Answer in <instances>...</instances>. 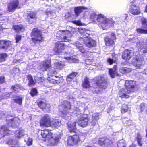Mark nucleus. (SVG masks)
<instances>
[{"label": "nucleus", "mask_w": 147, "mask_h": 147, "mask_svg": "<svg viewBox=\"0 0 147 147\" xmlns=\"http://www.w3.org/2000/svg\"><path fill=\"white\" fill-rule=\"evenodd\" d=\"M88 80V78L87 77L85 79L82 85L84 88H88L90 87V82Z\"/></svg>", "instance_id": "473e14b6"}, {"label": "nucleus", "mask_w": 147, "mask_h": 147, "mask_svg": "<svg viewBox=\"0 0 147 147\" xmlns=\"http://www.w3.org/2000/svg\"><path fill=\"white\" fill-rule=\"evenodd\" d=\"M133 55L134 52L132 51L125 49L122 53V57L125 60H128L132 57Z\"/></svg>", "instance_id": "2eb2a0df"}, {"label": "nucleus", "mask_w": 147, "mask_h": 147, "mask_svg": "<svg viewBox=\"0 0 147 147\" xmlns=\"http://www.w3.org/2000/svg\"><path fill=\"white\" fill-rule=\"evenodd\" d=\"M137 32L140 34H147V29H144L142 28H137L136 30Z\"/></svg>", "instance_id": "4c0bfd02"}, {"label": "nucleus", "mask_w": 147, "mask_h": 147, "mask_svg": "<svg viewBox=\"0 0 147 147\" xmlns=\"http://www.w3.org/2000/svg\"><path fill=\"white\" fill-rule=\"evenodd\" d=\"M136 46L139 49H142V51L144 53H147V43H143L139 42L136 44Z\"/></svg>", "instance_id": "aec40b11"}, {"label": "nucleus", "mask_w": 147, "mask_h": 147, "mask_svg": "<svg viewBox=\"0 0 147 147\" xmlns=\"http://www.w3.org/2000/svg\"><path fill=\"white\" fill-rule=\"evenodd\" d=\"M21 36L17 35L16 37V42H18L21 39Z\"/></svg>", "instance_id": "6e6d98bb"}, {"label": "nucleus", "mask_w": 147, "mask_h": 147, "mask_svg": "<svg viewBox=\"0 0 147 147\" xmlns=\"http://www.w3.org/2000/svg\"><path fill=\"white\" fill-rule=\"evenodd\" d=\"M13 28L15 31L17 32H23L24 30V28L22 25H15Z\"/></svg>", "instance_id": "c756f323"}, {"label": "nucleus", "mask_w": 147, "mask_h": 147, "mask_svg": "<svg viewBox=\"0 0 147 147\" xmlns=\"http://www.w3.org/2000/svg\"><path fill=\"white\" fill-rule=\"evenodd\" d=\"M80 141V138L79 136L77 135H74L68 137L67 143L69 145H74L78 143Z\"/></svg>", "instance_id": "4468645a"}, {"label": "nucleus", "mask_w": 147, "mask_h": 147, "mask_svg": "<svg viewBox=\"0 0 147 147\" xmlns=\"http://www.w3.org/2000/svg\"><path fill=\"white\" fill-rule=\"evenodd\" d=\"M67 46L66 45H64L62 42L56 43L53 50L55 54H59L61 52L62 50L65 49Z\"/></svg>", "instance_id": "9d476101"}, {"label": "nucleus", "mask_w": 147, "mask_h": 147, "mask_svg": "<svg viewBox=\"0 0 147 147\" xmlns=\"http://www.w3.org/2000/svg\"><path fill=\"white\" fill-rule=\"evenodd\" d=\"M107 62L109 63L110 64H112L113 62L114 61L111 58H108L107 59Z\"/></svg>", "instance_id": "4d7b16f0"}, {"label": "nucleus", "mask_w": 147, "mask_h": 147, "mask_svg": "<svg viewBox=\"0 0 147 147\" xmlns=\"http://www.w3.org/2000/svg\"><path fill=\"white\" fill-rule=\"evenodd\" d=\"M78 74L76 72H72L67 76V82H70Z\"/></svg>", "instance_id": "2f4dec72"}, {"label": "nucleus", "mask_w": 147, "mask_h": 147, "mask_svg": "<svg viewBox=\"0 0 147 147\" xmlns=\"http://www.w3.org/2000/svg\"><path fill=\"white\" fill-rule=\"evenodd\" d=\"M50 123V127H59L61 124V121L58 119H53L52 121H51Z\"/></svg>", "instance_id": "5701e85b"}, {"label": "nucleus", "mask_w": 147, "mask_h": 147, "mask_svg": "<svg viewBox=\"0 0 147 147\" xmlns=\"http://www.w3.org/2000/svg\"><path fill=\"white\" fill-rule=\"evenodd\" d=\"M59 32L60 33H62L63 35H64L65 36H64L63 39V42H69L70 40L68 37H70L72 36L71 33L70 31L67 30H64L63 31H60Z\"/></svg>", "instance_id": "412c9836"}, {"label": "nucleus", "mask_w": 147, "mask_h": 147, "mask_svg": "<svg viewBox=\"0 0 147 147\" xmlns=\"http://www.w3.org/2000/svg\"><path fill=\"white\" fill-rule=\"evenodd\" d=\"M99 115V113H95L92 115V120L91 122V125L92 126L95 125L97 120L99 119L98 117Z\"/></svg>", "instance_id": "393cba45"}, {"label": "nucleus", "mask_w": 147, "mask_h": 147, "mask_svg": "<svg viewBox=\"0 0 147 147\" xmlns=\"http://www.w3.org/2000/svg\"><path fill=\"white\" fill-rule=\"evenodd\" d=\"M63 105V109L60 111L62 113L65 115L63 116L66 119H68L71 116V113L67 111L68 109H70L71 108V105L70 103L67 101H64Z\"/></svg>", "instance_id": "0eeeda50"}, {"label": "nucleus", "mask_w": 147, "mask_h": 147, "mask_svg": "<svg viewBox=\"0 0 147 147\" xmlns=\"http://www.w3.org/2000/svg\"><path fill=\"white\" fill-rule=\"evenodd\" d=\"M72 22L73 23H74V24H76L78 25H81V22L80 20H78V21H75Z\"/></svg>", "instance_id": "bf43d9fd"}, {"label": "nucleus", "mask_w": 147, "mask_h": 147, "mask_svg": "<svg viewBox=\"0 0 147 147\" xmlns=\"http://www.w3.org/2000/svg\"><path fill=\"white\" fill-rule=\"evenodd\" d=\"M51 121L50 116L48 114H46L42 117L40 121V124L41 126L50 127Z\"/></svg>", "instance_id": "1a4fd4ad"}, {"label": "nucleus", "mask_w": 147, "mask_h": 147, "mask_svg": "<svg viewBox=\"0 0 147 147\" xmlns=\"http://www.w3.org/2000/svg\"><path fill=\"white\" fill-rule=\"evenodd\" d=\"M85 147H92V146H89V145H87V146H85Z\"/></svg>", "instance_id": "338daca9"}, {"label": "nucleus", "mask_w": 147, "mask_h": 147, "mask_svg": "<svg viewBox=\"0 0 147 147\" xmlns=\"http://www.w3.org/2000/svg\"><path fill=\"white\" fill-rule=\"evenodd\" d=\"M137 141L138 144L140 146H141L142 145V138L140 133H138L136 137Z\"/></svg>", "instance_id": "f704fd0d"}, {"label": "nucleus", "mask_w": 147, "mask_h": 147, "mask_svg": "<svg viewBox=\"0 0 147 147\" xmlns=\"http://www.w3.org/2000/svg\"><path fill=\"white\" fill-rule=\"evenodd\" d=\"M7 144L11 145L14 144L16 145L18 144V141L16 140H13V139H9L7 142Z\"/></svg>", "instance_id": "37998d69"}, {"label": "nucleus", "mask_w": 147, "mask_h": 147, "mask_svg": "<svg viewBox=\"0 0 147 147\" xmlns=\"http://www.w3.org/2000/svg\"><path fill=\"white\" fill-rule=\"evenodd\" d=\"M87 8L84 6H79L75 8L74 11L76 16H78L84 9H86Z\"/></svg>", "instance_id": "a878e982"}, {"label": "nucleus", "mask_w": 147, "mask_h": 147, "mask_svg": "<svg viewBox=\"0 0 147 147\" xmlns=\"http://www.w3.org/2000/svg\"><path fill=\"white\" fill-rule=\"evenodd\" d=\"M27 78L29 81V84L30 85H34L35 84V82L33 79L32 76L31 75H28L27 76Z\"/></svg>", "instance_id": "79ce46f5"}, {"label": "nucleus", "mask_w": 147, "mask_h": 147, "mask_svg": "<svg viewBox=\"0 0 147 147\" xmlns=\"http://www.w3.org/2000/svg\"><path fill=\"white\" fill-rule=\"evenodd\" d=\"M7 57V55L6 54L3 53L0 54V62L5 61Z\"/></svg>", "instance_id": "a18cd8bd"}, {"label": "nucleus", "mask_w": 147, "mask_h": 147, "mask_svg": "<svg viewBox=\"0 0 147 147\" xmlns=\"http://www.w3.org/2000/svg\"><path fill=\"white\" fill-rule=\"evenodd\" d=\"M19 5V2L17 0L12 1L8 5V10L9 12H13L17 8Z\"/></svg>", "instance_id": "f3484780"}, {"label": "nucleus", "mask_w": 147, "mask_h": 147, "mask_svg": "<svg viewBox=\"0 0 147 147\" xmlns=\"http://www.w3.org/2000/svg\"><path fill=\"white\" fill-rule=\"evenodd\" d=\"M76 122H69L68 124V126L70 132H74L75 129H76Z\"/></svg>", "instance_id": "cd10ccee"}, {"label": "nucleus", "mask_w": 147, "mask_h": 147, "mask_svg": "<svg viewBox=\"0 0 147 147\" xmlns=\"http://www.w3.org/2000/svg\"><path fill=\"white\" fill-rule=\"evenodd\" d=\"M109 71L110 76L113 78H114L115 75H117V71L115 69H110Z\"/></svg>", "instance_id": "c9c22d12"}, {"label": "nucleus", "mask_w": 147, "mask_h": 147, "mask_svg": "<svg viewBox=\"0 0 147 147\" xmlns=\"http://www.w3.org/2000/svg\"><path fill=\"white\" fill-rule=\"evenodd\" d=\"M15 102L19 104H22V98L20 97H18L15 100Z\"/></svg>", "instance_id": "3c124183"}, {"label": "nucleus", "mask_w": 147, "mask_h": 147, "mask_svg": "<svg viewBox=\"0 0 147 147\" xmlns=\"http://www.w3.org/2000/svg\"><path fill=\"white\" fill-rule=\"evenodd\" d=\"M4 78L3 77H1L0 78V83H3L4 82Z\"/></svg>", "instance_id": "052dcab7"}, {"label": "nucleus", "mask_w": 147, "mask_h": 147, "mask_svg": "<svg viewBox=\"0 0 147 147\" xmlns=\"http://www.w3.org/2000/svg\"><path fill=\"white\" fill-rule=\"evenodd\" d=\"M65 66V62L63 61H61L59 62L56 63L54 64L55 68L57 70L55 71H50L48 74L49 77L47 78V80L49 83L55 84L62 82L63 81L62 77L59 78L55 75L58 70L63 69Z\"/></svg>", "instance_id": "f03ea898"}, {"label": "nucleus", "mask_w": 147, "mask_h": 147, "mask_svg": "<svg viewBox=\"0 0 147 147\" xmlns=\"http://www.w3.org/2000/svg\"><path fill=\"white\" fill-rule=\"evenodd\" d=\"M28 16L31 19H33L34 21L37 18V16L35 12L31 11L28 13Z\"/></svg>", "instance_id": "72a5a7b5"}, {"label": "nucleus", "mask_w": 147, "mask_h": 147, "mask_svg": "<svg viewBox=\"0 0 147 147\" xmlns=\"http://www.w3.org/2000/svg\"><path fill=\"white\" fill-rule=\"evenodd\" d=\"M1 132L2 134V136L4 137L5 135L10 134L12 133H14V131L12 132L11 129L5 126H3L1 128ZM16 137L20 138L25 134V131L23 130L17 131L15 133Z\"/></svg>", "instance_id": "423d86ee"}, {"label": "nucleus", "mask_w": 147, "mask_h": 147, "mask_svg": "<svg viewBox=\"0 0 147 147\" xmlns=\"http://www.w3.org/2000/svg\"><path fill=\"white\" fill-rule=\"evenodd\" d=\"M128 16V15L126 14L125 15V19H127V17Z\"/></svg>", "instance_id": "69168bd1"}, {"label": "nucleus", "mask_w": 147, "mask_h": 147, "mask_svg": "<svg viewBox=\"0 0 147 147\" xmlns=\"http://www.w3.org/2000/svg\"><path fill=\"white\" fill-rule=\"evenodd\" d=\"M142 24L145 28H147V19L143 18L141 20Z\"/></svg>", "instance_id": "09e8293b"}, {"label": "nucleus", "mask_w": 147, "mask_h": 147, "mask_svg": "<svg viewBox=\"0 0 147 147\" xmlns=\"http://www.w3.org/2000/svg\"><path fill=\"white\" fill-rule=\"evenodd\" d=\"M41 134L42 138H45V141H47V142L50 143L51 145L55 144L59 141L58 138L55 137L54 138H53L51 131L48 129L42 130Z\"/></svg>", "instance_id": "39448f33"}, {"label": "nucleus", "mask_w": 147, "mask_h": 147, "mask_svg": "<svg viewBox=\"0 0 147 147\" xmlns=\"http://www.w3.org/2000/svg\"><path fill=\"white\" fill-rule=\"evenodd\" d=\"M104 142L105 139L101 138L98 140V143L100 145L104 146Z\"/></svg>", "instance_id": "5fc2aeb1"}, {"label": "nucleus", "mask_w": 147, "mask_h": 147, "mask_svg": "<svg viewBox=\"0 0 147 147\" xmlns=\"http://www.w3.org/2000/svg\"><path fill=\"white\" fill-rule=\"evenodd\" d=\"M131 71V69L126 67H122L120 69V71L123 73H128Z\"/></svg>", "instance_id": "58836bf2"}, {"label": "nucleus", "mask_w": 147, "mask_h": 147, "mask_svg": "<svg viewBox=\"0 0 147 147\" xmlns=\"http://www.w3.org/2000/svg\"><path fill=\"white\" fill-rule=\"evenodd\" d=\"M96 16V15L95 13H92L90 15V18L92 21H94Z\"/></svg>", "instance_id": "864d4df0"}, {"label": "nucleus", "mask_w": 147, "mask_h": 147, "mask_svg": "<svg viewBox=\"0 0 147 147\" xmlns=\"http://www.w3.org/2000/svg\"><path fill=\"white\" fill-rule=\"evenodd\" d=\"M135 84L134 81L126 80L125 83L126 89L123 88L121 89L119 92V96L122 98H128L129 96L128 94L134 91Z\"/></svg>", "instance_id": "7ed1b4c3"}, {"label": "nucleus", "mask_w": 147, "mask_h": 147, "mask_svg": "<svg viewBox=\"0 0 147 147\" xmlns=\"http://www.w3.org/2000/svg\"><path fill=\"white\" fill-rule=\"evenodd\" d=\"M45 13H46V15H49V14H51V12L49 11H48L47 10L45 11Z\"/></svg>", "instance_id": "e2e57ef3"}, {"label": "nucleus", "mask_w": 147, "mask_h": 147, "mask_svg": "<svg viewBox=\"0 0 147 147\" xmlns=\"http://www.w3.org/2000/svg\"><path fill=\"white\" fill-rule=\"evenodd\" d=\"M130 147H136V146L135 145H132Z\"/></svg>", "instance_id": "0e129e2a"}, {"label": "nucleus", "mask_w": 147, "mask_h": 147, "mask_svg": "<svg viewBox=\"0 0 147 147\" xmlns=\"http://www.w3.org/2000/svg\"><path fill=\"white\" fill-rule=\"evenodd\" d=\"M51 61L50 60H47L45 61H43L41 64V69L43 71H45L47 69L51 67Z\"/></svg>", "instance_id": "6ab92c4d"}, {"label": "nucleus", "mask_w": 147, "mask_h": 147, "mask_svg": "<svg viewBox=\"0 0 147 147\" xmlns=\"http://www.w3.org/2000/svg\"><path fill=\"white\" fill-rule=\"evenodd\" d=\"M128 109V107L126 104H124L122 107L121 112L122 113H125L127 112Z\"/></svg>", "instance_id": "c03bdc74"}, {"label": "nucleus", "mask_w": 147, "mask_h": 147, "mask_svg": "<svg viewBox=\"0 0 147 147\" xmlns=\"http://www.w3.org/2000/svg\"><path fill=\"white\" fill-rule=\"evenodd\" d=\"M80 33L82 34L79 40L77 41L75 44L76 47L82 53L84 52L86 55L89 53L88 52H85V50L83 47L82 44L84 43L86 46L88 48L95 47L96 45V41L92 38H88L89 36L88 30H85V28H80L79 29Z\"/></svg>", "instance_id": "f257e3e1"}, {"label": "nucleus", "mask_w": 147, "mask_h": 147, "mask_svg": "<svg viewBox=\"0 0 147 147\" xmlns=\"http://www.w3.org/2000/svg\"><path fill=\"white\" fill-rule=\"evenodd\" d=\"M19 5V2L17 0L12 1L8 5V10L9 12H13L17 8Z\"/></svg>", "instance_id": "dca6fc26"}, {"label": "nucleus", "mask_w": 147, "mask_h": 147, "mask_svg": "<svg viewBox=\"0 0 147 147\" xmlns=\"http://www.w3.org/2000/svg\"><path fill=\"white\" fill-rule=\"evenodd\" d=\"M96 84L98 87L105 89L107 86V83L105 78L104 77H100L98 78Z\"/></svg>", "instance_id": "ddd939ff"}, {"label": "nucleus", "mask_w": 147, "mask_h": 147, "mask_svg": "<svg viewBox=\"0 0 147 147\" xmlns=\"http://www.w3.org/2000/svg\"><path fill=\"white\" fill-rule=\"evenodd\" d=\"M7 122L9 127L10 126L14 127L18 126L20 122L19 119L17 117L13 119L12 117H7L6 119Z\"/></svg>", "instance_id": "f8f14e48"}, {"label": "nucleus", "mask_w": 147, "mask_h": 147, "mask_svg": "<svg viewBox=\"0 0 147 147\" xmlns=\"http://www.w3.org/2000/svg\"><path fill=\"white\" fill-rule=\"evenodd\" d=\"M11 45V42L5 40H0V49H6Z\"/></svg>", "instance_id": "4be33fe9"}, {"label": "nucleus", "mask_w": 147, "mask_h": 147, "mask_svg": "<svg viewBox=\"0 0 147 147\" xmlns=\"http://www.w3.org/2000/svg\"><path fill=\"white\" fill-rule=\"evenodd\" d=\"M23 87L19 84H16L12 87L13 89L15 91H19L20 90L22 89Z\"/></svg>", "instance_id": "ea45409f"}, {"label": "nucleus", "mask_w": 147, "mask_h": 147, "mask_svg": "<svg viewBox=\"0 0 147 147\" xmlns=\"http://www.w3.org/2000/svg\"><path fill=\"white\" fill-rule=\"evenodd\" d=\"M37 92L36 89H32L31 92L30 94L32 96H33L37 94Z\"/></svg>", "instance_id": "8fccbe9b"}, {"label": "nucleus", "mask_w": 147, "mask_h": 147, "mask_svg": "<svg viewBox=\"0 0 147 147\" xmlns=\"http://www.w3.org/2000/svg\"><path fill=\"white\" fill-rule=\"evenodd\" d=\"M117 145L118 147H125L126 144L123 140H120L117 143Z\"/></svg>", "instance_id": "e433bc0d"}, {"label": "nucleus", "mask_w": 147, "mask_h": 147, "mask_svg": "<svg viewBox=\"0 0 147 147\" xmlns=\"http://www.w3.org/2000/svg\"><path fill=\"white\" fill-rule=\"evenodd\" d=\"M111 36V38L107 37L105 38V44L107 46L112 45L114 44V40L116 39L115 35L114 33H112Z\"/></svg>", "instance_id": "a211bd4d"}, {"label": "nucleus", "mask_w": 147, "mask_h": 147, "mask_svg": "<svg viewBox=\"0 0 147 147\" xmlns=\"http://www.w3.org/2000/svg\"><path fill=\"white\" fill-rule=\"evenodd\" d=\"M144 63V61L142 58L140 59H136L134 63V65L137 68H139L140 66Z\"/></svg>", "instance_id": "b1692460"}, {"label": "nucleus", "mask_w": 147, "mask_h": 147, "mask_svg": "<svg viewBox=\"0 0 147 147\" xmlns=\"http://www.w3.org/2000/svg\"><path fill=\"white\" fill-rule=\"evenodd\" d=\"M25 141L26 142L27 145L28 146L32 144V140L31 138H28V140H25Z\"/></svg>", "instance_id": "603ef678"}, {"label": "nucleus", "mask_w": 147, "mask_h": 147, "mask_svg": "<svg viewBox=\"0 0 147 147\" xmlns=\"http://www.w3.org/2000/svg\"><path fill=\"white\" fill-rule=\"evenodd\" d=\"M88 118L87 115H83L78 118L76 121V122L79 126L84 127L88 125Z\"/></svg>", "instance_id": "9b49d317"}, {"label": "nucleus", "mask_w": 147, "mask_h": 147, "mask_svg": "<svg viewBox=\"0 0 147 147\" xmlns=\"http://www.w3.org/2000/svg\"><path fill=\"white\" fill-rule=\"evenodd\" d=\"M64 58L69 63H78L79 62L78 60L74 58L73 57H65Z\"/></svg>", "instance_id": "c85d7f7f"}, {"label": "nucleus", "mask_w": 147, "mask_h": 147, "mask_svg": "<svg viewBox=\"0 0 147 147\" xmlns=\"http://www.w3.org/2000/svg\"><path fill=\"white\" fill-rule=\"evenodd\" d=\"M3 23L2 22H0V32L3 29V27L2 26L3 25Z\"/></svg>", "instance_id": "680f3d73"}, {"label": "nucleus", "mask_w": 147, "mask_h": 147, "mask_svg": "<svg viewBox=\"0 0 147 147\" xmlns=\"http://www.w3.org/2000/svg\"><path fill=\"white\" fill-rule=\"evenodd\" d=\"M38 106L42 110L49 109L50 107L49 104H46L42 102H40L38 104Z\"/></svg>", "instance_id": "bb28decb"}, {"label": "nucleus", "mask_w": 147, "mask_h": 147, "mask_svg": "<svg viewBox=\"0 0 147 147\" xmlns=\"http://www.w3.org/2000/svg\"><path fill=\"white\" fill-rule=\"evenodd\" d=\"M129 38V41H132L133 42H135L136 41V40L137 39L136 38L134 37L133 38Z\"/></svg>", "instance_id": "13d9d810"}, {"label": "nucleus", "mask_w": 147, "mask_h": 147, "mask_svg": "<svg viewBox=\"0 0 147 147\" xmlns=\"http://www.w3.org/2000/svg\"><path fill=\"white\" fill-rule=\"evenodd\" d=\"M32 39L34 43L40 41L42 40L40 31L37 28L34 29L32 33Z\"/></svg>", "instance_id": "6e6552de"}, {"label": "nucleus", "mask_w": 147, "mask_h": 147, "mask_svg": "<svg viewBox=\"0 0 147 147\" xmlns=\"http://www.w3.org/2000/svg\"><path fill=\"white\" fill-rule=\"evenodd\" d=\"M34 79L36 82L37 83H40L41 82H42L44 80V79L43 78H38L37 76H35L34 77Z\"/></svg>", "instance_id": "49530a36"}, {"label": "nucleus", "mask_w": 147, "mask_h": 147, "mask_svg": "<svg viewBox=\"0 0 147 147\" xmlns=\"http://www.w3.org/2000/svg\"><path fill=\"white\" fill-rule=\"evenodd\" d=\"M136 7L134 6H131L130 7V12L133 14L136 15L139 14L140 12L138 10L135 8Z\"/></svg>", "instance_id": "7c9ffc66"}, {"label": "nucleus", "mask_w": 147, "mask_h": 147, "mask_svg": "<svg viewBox=\"0 0 147 147\" xmlns=\"http://www.w3.org/2000/svg\"><path fill=\"white\" fill-rule=\"evenodd\" d=\"M96 19L99 27L103 30L109 27L113 23L112 20H109L101 14L97 15Z\"/></svg>", "instance_id": "20e7f679"}, {"label": "nucleus", "mask_w": 147, "mask_h": 147, "mask_svg": "<svg viewBox=\"0 0 147 147\" xmlns=\"http://www.w3.org/2000/svg\"><path fill=\"white\" fill-rule=\"evenodd\" d=\"M112 143V142L111 140H110L108 138L105 139V142H104V146H108L110 145Z\"/></svg>", "instance_id": "a19ab883"}, {"label": "nucleus", "mask_w": 147, "mask_h": 147, "mask_svg": "<svg viewBox=\"0 0 147 147\" xmlns=\"http://www.w3.org/2000/svg\"><path fill=\"white\" fill-rule=\"evenodd\" d=\"M145 11L146 12H147V5L146 6V9H145Z\"/></svg>", "instance_id": "774afa93"}, {"label": "nucleus", "mask_w": 147, "mask_h": 147, "mask_svg": "<svg viewBox=\"0 0 147 147\" xmlns=\"http://www.w3.org/2000/svg\"><path fill=\"white\" fill-rule=\"evenodd\" d=\"M140 111L142 112L145 109H147V105H145L144 103H141L140 105Z\"/></svg>", "instance_id": "de8ad7c7"}]
</instances>
